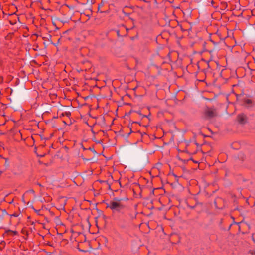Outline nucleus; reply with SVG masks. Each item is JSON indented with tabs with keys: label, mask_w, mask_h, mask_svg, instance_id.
<instances>
[{
	"label": "nucleus",
	"mask_w": 255,
	"mask_h": 255,
	"mask_svg": "<svg viewBox=\"0 0 255 255\" xmlns=\"http://www.w3.org/2000/svg\"><path fill=\"white\" fill-rule=\"evenodd\" d=\"M123 199L115 197L109 203H106V208H109L113 213L121 212L125 208V205L121 202ZM105 203V202L104 201Z\"/></svg>",
	"instance_id": "obj_1"
},
{
	"label": "nucleus",
	"mask_w": 255,
	"mask_h": 255,
	"mask_svg": "<svg viewBox=\"0 0 255 255\" xmlns=\"http://www.w3.org/2000/svg\"><path fill=\"white\" fill-rule=\"evenodd\" d=\"M204 114L206 118L210 119L217 116V110L214 107H207L204 111Z\"/></svg>",
	"instance_id": "obj_2"
},
{
	"label": "nucleus",
	"mask_w": 255,
	"mask_h": 255,
	"mask_svg": "<svg viewBox=\"0 0 255 255\" xmlns=\"http://www.w3.org/2000/svg\"><path fill=\"white\" fill-rule=\"evenodd\" d=\"M237 120L241 124H245L247 121V117L244 113L238 114L237 116Z\"/></svg>",
	"instance_id": "obj_3"
},
{
	"label": "nucleus",
	"mask_w": 255,
	"mask_h": 255,
	"mask_svg": "<svg viewBox=\"0 0 255 255\" xmlns=\"http://www.w3.org/2000/svg\"><path fill=\"white\" fill-rule=\"evenodd\" d=\"M93 53H94V49H89V53L88 54V55L90 57H92L93 56Z\"/></svg>",
	"instance_id": "obj_4"
},
{
	"label": "nucleus",
	"mask_w": 255,
	"mask_h": 255,
	"mask_svg": "<svg viewBox=\"0 0 255 255\" xmlns=\"http://www.w3.org/2000/svg\"><path fill=\"white\" fill-rule=\"evenodd\" d=\"M252 103V101L251 99H247L245 100V103L247 104H251Z\"/></svg>",
	"instance_id": "obj_5"
},
{
	"label": "nucleus",
	"mask_w": 255,
	"mask_h": 255,
	"mask_svg": "<svg viewBox=\"0 0 255 255\" xmlns=\"http://www.w3.org/2000/svg\"><path fill=\"white\" fill-rule=\"evenodd\" d=\"M136 112L139 114L142 118H143V117H147V116H146V115H142L141 113V111H136Z\"/></svg>",
	"instance_id": "obj_6"
},
{
	"label": "nucleus",
	"mask_w": 255,
	"mask_h": 255,
	"mask_svg": "<svg viewBox=\"0 0 255 255\" xmlns=\"http://www.w3.org/2000/svg\"><path fill=\"white\" fill-rule=\"evenodd\" d=\"M4 159L5 160V163H4V165L7 167L9 166V162H8V159L7 158H4Z\"/></svg>",
	"instance_id": "obj_7"
},
{
	"label": "nucleus",
	"mask_w": 255,
	"mask_h": 255,
	"mask_svg": "<svg viewBox=\"0 0 255 255\" xmlns=\"http://www.w3.org/2000/svg\"><path fill=\"white\" fill-rule=\"evenodd\" d=\"M62 115V116L66 115L67 117H69L71 115V113L70 112H66L65 114L63 113Z\"/></svg>",
	"instance_id": "obj_8"
},
{
	"label": "nucleus",
	"mask_w": 255,
	"mask_h": 255,
	"mask_svg": "<svg viewBox=\"0 0 255 255\" xmlns=\"http://www.w3.org/2000/svg\"><path fill=\"white\" fill-rule=\"evenodd\" d=\"M137 213H135L134 214H130L129 215L131 216V218L132 219H135L136 217Z\"/></svg>",
	"instance_id": "obj_9"
},
{
	"label": "nucleus",
	"mask_w": 255,
	"mask_h": 255,
	"mask_svg": "<svg viewBox=\"0 0 255 255\" xmlns=\"http://www.w3.org/2000/svg\"><path fill=\"white\" fill-rule=\"evenodd\" d=\"M89 149L90 150H91L93 153H94V154H97V152H96V151L95 150V149L93 148H91V147H90L89 148Z\"/></svg>",
	"instance_id": "obj_10"
},
{
	"label": "nucleus",
	"mask_w": 255,
	"mask_h": 255,
	"mask_svg": "<svg viewBox=\"0 0 255 255\" xmlns=\"http://www.w3.org/2000/svg\"><path fill=\"white\" fill-rule=\"evenodd\" d=\"M8 232H11L13 233L14 235H16L18 234V232L16 231H11V230H9L8 231Z\"/></svg>",
	"instance_id": "obj_11"
},
{
	"label": "nucleus",
	"mask_w": 255,
	"mask_h": 255,
	"mask_svg": "<svg viewBox=\"0 0 255 255\" xmlns=\"http://www.w3.org/2000/svg\"><path fill=\"white\" fill-rule=\"evenodd\" d=\"M114 53H115V54H116V55H117L118 57H121V56H122V55H121V54H120L119 53V52H118V51H115V52H114Z\"/></svg>",
	"instance_id": "obj_12"
},
{
	"label": "nucleus",
	"mask_w": 255,
	"mask_h": 255,
	"mask_svg": "<svg viewBox=\"0 0 255 255\" xmlns=\"http://www.w3.org/2000/svg\"><path fill=\"white\" fill-rule=\"evenodd\" d=\"M241 54H242L243 56H245V51H244L243 49H242L241 50Z\"/></svg>",
	"instance_id": "obj_13"
},
{
	"label": "nucleus",
	"mask_w": 255,
	"mask_h": 255,
	"mask_svg": "<svg viewBox=\"0 0 255 255\" xmlns=\"http://www.w3.org/2000/svg\"><path fill=\"white\" fill-rule=\"evenodd\" d=\"M11 216L17 217L18 215L16 213H14L10 215Z\"/></svg>",
	"instance_id": "obj_14"
},
{
	"label": "nucleus",
	"mask_w": 255,
	"mask_h": 255,
	"mask_svg": "<svg viewBox=\"0 0 255 255\" xmlns=\"http://www.w3.org/2000/svg\"><path fill=\"white\" fill-rule=\"evenodd\" d=\"M28 192L31 193H34V191L33 189H30Z\"/></svg>",
	"instance_id": "obj_15"
},
{
	"label": "nucleus",
	"mask_w": 255,
	"mask_h": 255,
	"mask_svg": "<svg viewBox=\"0 0 255 255\" xmlns=\"http://www.w3.org/2000/svg\"><path fill=\"white\" fill-rule=\"evenodd\" d=\"M129 128H130V132L128 134V136L130 134V133H131V132H132V130H131V127H129Z\"/></svg>",
	"instance_id": "obj_16"
},
{
	"label": "nucleus",
	"mask_w": 255,
	"mask_h": 255,
	"mask_svg": "<svg viewBox=\"0 0 255 255\" xmlns=\"http://www.w3.org/2000/svg\"><path fill=\"white\" fill-rule=\"evenodd\" d=\"M208 52L211 55V57H212V53L213 52V50H210Z\"/></svg>",
	"instance_id": "obj_17"
},
{
	"label": "nucleus",
	"mask_w": 255,
	"mask_h": 255,
	"mask_svg": "<svg viewBox=\"0 0 255 255\" xmlns=\"http://www.w3.org/2000/svg\"><path fill=\"white\" fill-rule=\"evenodd\" d=\"M2 80H3L2 77H0V83L2 82Z\"/></svg>",
	"instance_id": "obj_18"
},
{
	"label": "nucleus",
	"mask_w": 255,
	"mask_h": 255,
	"mask_svg": "<svg viewBox=\"0 0 255 255\" xmlns=\"http://www.w3.org/2000/svg\"><path fill=\"white\" fill-rule=\"evenodd\" d=\"M37 185H39L40 187L42 186V185L40 183H37Z\"/></svg>",
	"instance_id": "obj_19"
},
{
	"label": "nucleus",
	"mask_w": 255,
	"mask_h": 255,
	"mask_svg": "<svg viewBox=\"0 0 255 255\" xmlns=\"http://www.w3.org/2000/svg\"><path fill=\"white\" fill-rule=\"evenodd\" d=\"M190 208L191 209H194L195 208V206H190Z\"/></svg>",
	"instance_id": "obj_20"
},
{
	"label": "nucleus",
	"mask_w": 255,
	"mask_h": 255,
	"mask_svg": "<svg viewBox=\"0 0 255 255\" xmlns=\"http://www.w3.org/2000/svg\"><path fill=\"white\" fill-rule=\"evenodd\" d=\"M235 52L236 53H237V54H238V53H239V52H238V51H235Z\"/></svg>",
	"instance_id": "obj_21"
},
{
	"label": "nucleus",
	"mask_w": 255,
	"mask_h": 255,
	"mask_svg": "<svg viewBox=\"0 0 255 255\" xmlns=\"http://www.w3.org/2000/svg\"><path fill=\"white\" fill-rule=\"evenodd\" d=\"M239 58H241L242 56L240 55L237 56Z\"/></svg>",
	"instance_id": "obj_22"
},
{
	"label": "nucleus",
	"mask_w": 255,
	"mask_h": 255,
	"mask_svg": "<svg viewBox=\"0 0 255 255\" xmlns=\"http://www.w3.org/2000/svg\"><path fill=\"white\" fill-rule=\"evenodd\" d=\"M132 123H138L137 122H133Z\"/></svg>",
	"instance_id": "obj_23"
},
{
	"label": "nucleus",
	"mask_w": 255,
	"mask_h": 255,
	"mask_svg": "<svg viewBox=\"0 0 255 255\" xmlns=\"http://www.w3.org/2000/svg\"><path fill=\"white\" fill-rule=\"evenodd\" d=\"M33 49L34 50H35V51L37 50V49H36V48H34V49Z\"/></svg>",
	"instance_id": "obj_24"
},
{
	"label": "nucleus",
	"mask_w": 255,
	"mask_h": 255,
	"mask_svg": "<svg viewBox=\"0 0 255 255\" xmlns=\"http://www.w3.org/2000/svg\"><path fill=\"white\" fill-rule=\"evenodd\" d=\"M208 63H209V61L208 62ZM208 67H209V63H208Z\"/></svg>",
	"instance_id": "obj_25"
},
{
	"label": "nucleus",
	"mask_w": 255,
	"mask_h": 255,
	"mask_svg": "<svg viewBox=\"0 0 255 255\" xmlns=\"http://www.w3.org/2000/svg\"><path fill=\"white\" fill-rule=\"evenodd\" d=\"M83 160H88V159H85V158H83Z\"/></svg>",
	"instance_id": "obj_26"
},
{
	"label": "nucleus",
	"mask_w": 255,
	"mask_h": 255,
	"mask_svg": "<svg viewBox=\"0 0 255 255\" xmlns=\"http://www.w3.org/2000/svg\"><path fill=\"white\" fill-rule=\"evenodd\" d=\"M0 173H1V174L3 172V171H1V170H0Z\"/></svg>",
	"instance_id": "obj_27"
},
{
	"label": "nucleus",
	"mask_w": 255,
	"mask_h": 255,
	"mask_svg": "<svg viewBox=\"0 0 255 255\" xmlns=\"http://www.w3.org/2000/svg\"><path fill=\"white\" fill-rule=\"evenodd\" d=\"M116 49L117 50V51H119V50H120V49H119V48H117Z\"/></svg>",
	"instance_id": "obj_28"
},
{
	"label": "nucleus",
	"mask_w": 255,
	"mask_h": 255,
	"mask_svg": "<svg viewBox=\"0 0 255 255\" xmlns=\"http://www.w3.org/2000/svg\"><path fill=\"white\" fill-rule=\"evenodd\" d=\"M255 62V59H254Z\"/></svg>",
	"instance_id": "obj_29"
}]
</instances>
